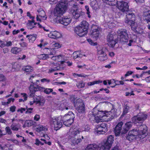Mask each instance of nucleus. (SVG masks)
<instances>
[{
  "instance_id": "9b49d317",
  "label": "nucleus",
  "mask_w": 150,
  "mask_h": 150,
  "mask_svg": "<svg viewBox=\"0 0 150 150\" xmlns=\"http://www.w3.org/2000/svg\"><path fill=\"white\" fill-rule=\"evenodd\" d=\"M123 124L122 122H120L118 123L115 126L114 129L115 136H119L126 134L124 127H123V129H122Z\"/></svg>"
},
{
  "instance_id": "ddd939ff",
  "label": "nucleus",
  "mask_w": 150,
  "mask_h": 150,
  "mask_svg": "<svg viewBox=\"0 0 150 150\" xmlns=\"http://www.w3.org/2000/svg\"><path fill=\"white\" fill-rule=\"evenodd\" d=\"M97 56L98 59L101 61H104L107 59L105 48L100 47L98 48Z\"/></svg>"
},
{
  "instance_id": "aec40b11",
  "label": "nucleus",
  "mask_w": 150,
  "mask_h": 150,
  "mask_svg": "<svg viewBox=\"0 0 150 150\" xmlns=\"http://www.w3.org/2000/svg\"><path fill=\"white\" fill-rule=\"evenodd\" d=\"M114 36L111 34H109L107 37V40L108 45L110 47H113L117 43L116 41L114 39Z\"/></svg>"
},
{
  "instance_id": "69168bd1",
  "label": "nucleus",
  "mask_w": 150,
  "mask_h": 150,
  "mask_svg": "<svg viewBox=\"0 0 150 150\" xmlns=\"http://www.w3.org/2000/svg\"><path fill=\"white\" fill-rule=\"evenodd\" d=\"M27 111L26 112V113L30 114L32 113V110L33 108H28L27 109Z\"/></svg>"
},
{
  "instance_id": "bf43d9fd",
  "label": "nucleus",
  "mask_w": 150,
  "mask_h": 150,
  "mask_svg": "<svg viewBox=\"0 0 150 150\" xmlns=\"http://www.w3.org/2000/svg\"><path fill=\"white\" fill-rule=\"evenodd\" d=\"M6 78L2 74H0V81H5Z\"/></svg>"
},
{
  "instance_id": "680f3d73",
  "label": "nucleus",
  "mask_w": 150,
  "mask_h": 150,
  "mask_svg": "<svg viewBox=\"0 0 150 150\" xmlns=\"http://www.w3.org/2000/svg\"><path fill=\"white\" fill-rule=\"evenodd\" d=\"M26 110L25 108H21L18 109L17 110V112H20L21 113H23Z\"/></svg>"
},
{
  "instance_id": "cd10ccee",
  "label": "nucleus",
  "mask_w": 150,
  "mask_h": 150,
  "mask_svg": "<svg viewBox=\"0 0 150 150\" xmlns=\"http://www.w3.org/2000/svg\"><path fill=\"white\" fill-rule=\"evenodd\" d=\"M35 129L37 132H40L42 131H46L47 130V128L42 125H39L35 127Z\"/></svg>"
},
{
  "instance_id": "e433bc0d",
  "label": "nucleus",
  "mask_w": 150,
  "mask_h": 150,
  "mask_svg": "<svg viewBox=\"0 0 150 150\" xmlns=\"http://www.w3.org/2000/svg\"><path fill=\"white\" fill-rule=\"evenodd\" d=\"M26 37L28 38L29 42L33 43L36 39V35H27Z\"/></svg>"
},
{
  "instance_id": "c756f323",
  "label": "nucleus",
  "mask_w": 150,
  "mask_h": 150,
  "mask_svg": "<svg viewBox=\"0 0 150 150\" xmlns=\"http://www.w3.org/2000/svg\"><path fill=\"white\" fill-rule=\"evenodd\" d=\"M99 148V146L97 144H90L87 146L85 150H96Z\"/></svg>"
},
{
  "instance_id": "6e6d98bb",
  "label": "nucleus",
  "mask_w": 150,
  "mask_h": 150,
  "mask_svg": "<svg viewBox=\"0 0 150 150\" xmlns=\"http://www.w3.org/2000/svg\"><path fill=\"white\" fill-rule=\"evenodd\" d=\"M11 128L13 130L18 131V128L17 125H14L12 124L11 126Z\"/></svg>"
},
{
  "instance_id": "79ce46f5",
  "label": "nucleus",
  "mask_w": 150,
  "mask_h": 150,
  "mask_svg": "<svg viewBox=\"0 0 150 150\" xmlns=\"http://www.w3.org/2000/svg\"><path fill=\"white\" fill-rule=\"evenodd\" d=\"M23 69L27 72H32L33 70V68L30 66H27L25 67Z\"/></svg>"
},
{
  "instance_id": "37998d69",
  "label": "nucleus",
  "mask_w": 150,
  "mask_h": 150,
  "mask_svg": "<svg viewBox=\"0 0 150 150\" xmlns=\"http://www.w3.org/2000/svg\"><path fill=\"white\" fill-rule=\"evenodd\" d=\"M43 88L42 89L41 91H43L46 94H49L50 93L52 92L53 90L50 88H45L42 87Z\"/></svg>"
},
{
  "instance_id": "ea45409f",
  "label": "nucleus",
  "mask_w": 150,
  "mask_h": 150,
  "mask_svg": "<svg viewBox=\"0 0 150 150\" xmlns=\"http://www.w3.org/2000/svg\"><path fill=\"white\" fill-rule=\"evenodd\" d=\"M21 51V49L17 47H12L11 50V52L14 54H17Z\"/></svg>"
},
{
  "instance_id": "f704fd0d",
  "label": "nucleus",
  "mask_w": 150,
  "mask_h": 150,
  "mask_svg": "<svg viewBox=\"0 0 150 150\" xmlns=\"http://www.w3.org/2000/svg\"><path fill=\"white\" fill-rule=\"evenodd\" d=\"M103 1L110 6H114L116 4V0H103Z\"/></svg>"
},
{
  "instance_id": "7ed1b4c3",
  "label": "nucleus",
  "mask_w": 150,
  "mask_h": 150,
  "mask_svg": "<svg viewBox=\"0 0 150 150\" xmlns=\"http://www.w3.org/2000/svg\"><path fill=\"white\" fill-rule=\"evenodd\" d=\"M67 6V0H61L57 4L52 12V14L56 20H58L61 16L65 13Z\"/></svg>"
},
{
  "instance_id": "5701e85b",
  "label": "nucleus",
  "mask_w": 150,
  "mask_h": 150,
  "mask_svg": "<svg viewBox=\"0 0 150 150\" xmlns=\"http://www.w3.org/2000/svg\"><path fill=\"white\" fill-rule=\"evenodd\" d=\"M100 0H91L90 5L94 10H97L99 8Z\"/></svg>"
},
{
  "instance_id": "72a5a7b5",
  "label": "nucleus",
  "mask_w": 150,
  "mask_h": 150,
  "mask_svg": "<svg viewBox=\"0 0 150 150\" xmlns=\"http://www.w3.org/2000/svg\"><path fill=\"white\" fill-rule=\"evenodd\" d=\"M132 120L133 123L137 124L142 121V118H141L140 115H139L132 117Z\"/></svg>"
},
{
  "instance_id": "412c9836",
  "label": "nucleus",
  "mask_w": 150,
  "mask_h": 150,
  "mask_svg": "<svg viewBox=\"0 0 150 150\" xmlns=\"http://www.w3.org/2000/svg\"><path fill=\"white\" fill-rule=\"evenodd\" d=\"M132 30L135 33L138 34H142L144 33V30L142 28L138 26L137 23L133 25H131Z\"/></svg>"
},
{
  "instance_id": "f8f14e48",
  "label": "nucleus",
  "mask_w": 150,
  "mask_h": 150,
  "mask_svg": "<svg viewBox=\"0 0 150 150\" xmlns=\"http://www.w3.org/2000/svg\"><path fill=\"white\" fill-rule=\"evenodd\" d=\"M94 130L96 134L99 135L105 133L108 130L106 125L103 123L96 126Z\"/></svg>"
},
{
  "instance_id": "864d4df0",
  "label": "nucleus",
  "mask_w": 150,
  "mask_h": 150,
  "mask_svg": "<svg viewBox=\"0 0 150 150\" xmlns=\"http://www.w3.org/2000/svg\"><path fill=\"white\" fill-rule=\"evenodd\" d=\"M85 8L86 10V14L88 15V17L90 18L91 17V16L90 14V12L89 11V7L88 6H85Z\"/></svg>"
},
{
  "instance_id": "13d9d810",
  "label": "nucleus",
  "mask_w": 150,
  "mask_h": 150,
  "mask_svg": "<svg viewBox=\"0 0 150 150\" xmlns=\"http://www.w3.org/2000/svg\"><path fill=\"white\" fill-rule=\"evenodd\" d=\"M40 119V116L38 114H36L33 117L34 120L36 121H39Z\"/></svg>"
},
{
  "instance_id": "a878e982",
  "label": "nucleus",
  "mask_w": 150,
  "mask_h": 150,
  "mask_svg": "<svg viewBox=\"0 0 150 150\" xmlns=\"http://www.w3.org/2000/svg\"><path fill=\"white\" fill-rule=\"evenodd\" d=\"M43 88L42 87L37 86L36 87L34 86L33 85H30L29 88L30 92L31 93L30 96H32L33 94L36 91L39 90H41Z\"/></svg>"
},
{
  "instance_id": "e2e57ef3",
  "label": "nucleus",
  "mask_w": 150,
  "mask_h": 150,
  "mask_svg": "<svg viewBox=\"0 0 150 150\" xmlns=\"http://www.w3.org/2000/svg\"><path fill=\"white\" fill-rule=\"evenodd\" d=\"M134 91H132L131 92H126L125 93V95L126 96H134V93H133Z\"/></svg>"
},
{
  "instance_id": "4d7b16f0",
  "label": "nucleus",
  "mask_w": 150,
  "mask_h": 150,
  "mask_svg": "<svg viewBox=\"0 0 150 150\" xmlns=\"http://www.w3.org/2000/svg\"><path fill=\"white\" fill-rule=\"evenodd\" d=\"M124 84V82L122 81H116L115 85H114L113 86H111L112 87H114L116 86L119 85L120 84L123 85Z\"/></svg>"
},
{
  "instance_id": "49530a36",
  "label": "nucleus",
  "mask_w": 150,
  "mask_h": 150,
  "mask_svg": "<svg viewBox=\"0 0 150 150\" xmlns=\"http://www.w3.org/2000/svg\"><path fill=\"white\" fill-rule=\"evenodd\" d=\"M34 103L36 104V98H33L32 99L30 100L28 104L30 106L33 105Z\"/></svg>"
},
{
  "instance_id": "dca6fc26",
  "label": "nucleus",
  "mask_w": 150,
  "mask_h": 150,
  "mask_svg": "<svg viewBox=\"0 0 150 150\" xmlns=\"http://www.w3.org/2000/svg\"><path fill=\"white\" fill-rule=\"evenodd\" d=\"M107 24L110 28H112L116 26L118 22L116 18L112 17V15H109L107 18Z\"/></svg>"
},
{
  "instance_id": "603ef678",
  "label": "nucleus",
  "mask_w": 150,
  "mask_h": 150,
  "mask_svg": "<svg viewBox=\"0 0 150 150\" xmlns=\"http://www.w3.org/2000/svg\"><path fill=\"white\" fill-rule=\"evenodd\" d=\"M87 41L88 42L89 44L91 45L95 46L97 45V42H93L92 40L90 39H87Z\"/></svg>"
},
{
  "instance_id": "5fc2aeb1",
  "label": "nucleus",
  "mask_w": 150,
  "mask_h": 150,
  "mask_svg": "<svg viewBox=\"0 0 150 150\" xmlns=\"http://www.w3.org/2000/svg\"><path fill=\"white\" fill-rule=\"evenodd\" d=\"M77 87L79 88L83 87L84 86V84L82 81H80L76 84Z\"/></svg>"
},
{
  "instance_id": "39448f33",
  "label": "nucleus",
  "mask_w": 150,
  "mask_h": 150,
  "mask_svg": "<svg viewBox=\"0 0 150 150\" xmlns=\"http://www.w3.org/2000/svg\"><path fill=\"white\" fill-rule=\"evenodd\" d=\"M62 119V116H55L51 118L50 120V125L56 130L59 129L63 125Z\"/></svg>"
},
{
  "instance_id": "3c124183",
  "label": "nucleus",
  "mask_w": 150,
  "mask_h": 150,
  "mask_svg": "<svg viewBox=\"0 0 150 150\" xmlns=\"http://www.w3.org/2000/svg\"><path fill=\"white\" fill-rule=\"evenodd\" d=\"M6 133L8 135H11L12 134V132L10 128L9 127H7L5 128Z\"/></svg>"
},
{
  "instance_id": "774afa93",
  "label": "nucleus",
  "mask_w": 150,
  "mask_h": 150,
  "mask_svg": "<svg viewBox=\"0 0 150 150\" xmlns=\"http://www.w3.org/2000/svg\"><path fill=\"white\" fill-rule=\"evenodd\" d=\"M20 44L21 47H26L28 45V44L25 42H22V43H21Z\"/></svg>"
},
{
  "instance_id": "de8ad7c7",
  "label": "nucleus",
  "mask_w": 150,
  "mask_h": 150,
  "mask_svg": "<svg viewBox=\"0 0 150 150\" xmlns=\"http://www.w3.org/2000/svg\"><path fill=\"white\" fill-rule=\"evenodd\" d=\"M15 100V99L13 98H9L8 100V101L7 102H2V104L3 105H6L10 103L11 101L12 102H13Z\"/></svg>"
},
{
  "instance_id": "a19ab883",
  "label": "nucleus",
  "mask_w": 150,
  "mask_h": 150,
  "mask_svg": "<svg viewBox=\"0 0 150 150\" xmlns=\"http://www.w3.org/2000/svg\"><path fill=\"white\" fill-rule=\"evenodd\" d=\"M81 52L79 51H77L74 52L73 54V57L74 58L76 59L78 57H81L82 56L81 54Z\"/></svg>"
},
{
  "instance_id": "1a4fd4ad",
  "label": "nucleus",
  "mask_w": 150,
  "mask_h": 150,
  "mask_svg": "<svg viewBox=\"0 0 150 150\" xmlns=\"http://www.w3.org/2000/svg\"><path fill=\"white\" fill-rule=\"evenodd\" d=\"M114 141V137L111 135L108 136L107 140L104 142L100 148L99 150H109Z\"/></svg>"
},
{
  "instance_id": "2eb2a0df",
  "label": "nucleus",
  "mask_w": 150,
  "mask_h": 150,
  "mask_svg": "<svg viewBox=\"0 0 150 150\" xmlns=\"http://www.w3.org/2000/svg\"><path fill=\"white\" fill-rule=\"evenodd\" d=\"M75 107L76 108L78 112L79 113H83L85 112L84 105L83 103L80 99L76 100V102H74Z\"/></svg>"
},
{
  "instance_id": "8fccbe9b",
  "label": "nucleus",
  "mask_w": 150,
  "mask_h": 150,
  "mask_svg": "<svg viewBox=\"0 0 150 150\" xmlns=\"http://www.w3.org/2000/svg\"><path fill=\"white\" fill-rule=\"evenodd\" d=\"M73 76L75 78L80 77L85 78L87 76L86 75L83 74H77L75 73L73 74Z\"/></svg>"
},
{
  "instance_id": "09e8293b",
  "label": "nucleus",
  "mask_w": 150,
  "mask_h": 150,
  "mask_svg": "<svg viewBox=\"0 0 150 150\" xmlns=\"http://www.w3.org/2000/svg\"><path fill=\"white\" fill-rule=\"evenodd\" d=\"M39 58L40 59L45 60L49 58L48 55L47 54H42L39 56Z\"/></svg>"
},
{
  "instance_id": "a211bd4d",
  "label": "nucleus",
  "mask_w": 150,
  "mask_h": 150,
  "mask_svg": "<svg viewBox=\"0 0 150 150\" xmlns=\"http://www.w3.org/2000/svg\"><path fill=\"white\" fill-rule=\"evenodd\" d=\"M47 35L49 38L54 39L60 38L62 37V34L57 31H50V33Z\"/></svg>"
},
{
  "instance_id": "473e14b6",
  "label": "nucleus",
  "mask_w": 150,
  "mask_h": 150,
  "mask_svg": "<svg viewBox=\"0 0 150 150\" xmlns=\"http://www.w3.org/2000/svg\"><path fill=\"white\" fill-rule=\"evenodd\" d=\"M50 66L51 67H53V68H51L49 69L48 72L49 73H51L54 71L58 70L59 68V67H58L57 66V64H53L52 63L50 64Z\"/></svg>"
},
{
  "instance_id": "2f4dec72",
  "label": "nucleus",
  "mask_w": 150,
  "mask_h": 150,
  "mask_svg": "<svg viewBox=\"0 0 150 150\" xmlns=\"http://www.w3.org/2000/svg\"><path fill=\"white\" fill-rule=\"evenodd\" d=\"M20 65L17 63H14L13 65H11L12 68L8 71L12 72L18 70L21 68Z\"/></svg>"
},
{
  "instance_id": "0eeeda50",
  "label": "nucleus",
  "mask_w": 150,
  "mask_h": 150,
  "mask_svg": "<svg viewBox=\"0 0 150 150\" xmlns=\"http://www.w3.org/2000/svg\"><path fill=\"white\" fill-rule=\"evenodd\" d=\"M74 118V114L72 112H69L64 116H62V120L64 125L69 126L73 123Z\"/></svg>"
},
{
  "instance_id": "bb28decb",
  "label": "nucleus",
  "mask_w": 150,
  "mask_h": 150,
  "mask_svg": "<svg viewBox=\"0 0 150 150\" xmlns=\"http://www.w3.org/2000/svg\"><path fill=\"white\" fill-rule=\"evenodd\" d=\"M36 122L32 120H26L23 125V127H30L33 126L34 128L36 127L35 125Z\"/></svg>"
},
{
  "instance_id": "58836bf2",
  "label": "nucleus",
  "mask_w": 150,
  "mask_h": 150,
  "mask_svg": "<svg viewBox=\"0 0 150 150\" xmlns=\"http://www.w3.org/2000/svg\"><path fill=\"white\" fill-rule=\"evenodd\" d=\"M132 126V123L130 122H128L125 123L124 126V127L125 129L126 133L129 130Z\"/></svg>"
},
{
  "instance_id": "c85d7f7f",
  "label": "nucleus",
  "mask_w": 150,
  "mask_h": 150,
  "mask_svg": "<svg viewBox=\"0 0 150 150\" xmlns=\"http://www.w3.org/2000/svg\"><path fill=\"white\" fill-rule=\"evenodd\" d=\"M36 101V104L42 106L45 103V99L44 97L42 96H38L35 98Z\"/></svg>"
},
{
  "instance_id": "052dcab7",
  "label": "nucleus",
  "mask_w": 150,
  "mask_h": 150,
  "mask_svg": "<svg viewBox=\"0 0 150 150\" xmlns=\"http://www.w3.org/2000/svg\"><path fill=\"white\" fill-rule=\"evenodd\" d=\"M21 94L22 96V97L23 98L24 100H27L28 95L26 93H22Z\"/></svg>"
},
{
  "instance_id": "0e129e2a",
  "label": "nucleus",
  "mask_w": 150,
  "mask_h": 150,
  "mask_svg": "<svg viewBox=\"0 0 150 150\" xmlns=\"http://www.w3.org/2000/svg\"><path fill=\"white\" fill-rule=\"evenodd\" d=\"M27 16L29 17L30 19H31L32 20H34L35 17L31 15L30 12H27Z\"/></svg>"
},
{
  "instance_id": "a18cd8bd",
  "label": "nucleus",
  "mask_w": 150,
  "mask_h": 150,
  "mask_svg": "<svg viewBox=\"0 0 150 150\" xmlns=\"http://www.w3.org/2000/svg\"><path fill=\"white\" fill-rule=\"evenodd\" d=\"M130 108L129 106L125 105L123 108V115H125L127 114L129 111Z\"/></svg>"
},
{
  "instance_id": "6e6552de",
  "label": "nucleus",
  "mask_w": 150,
  "mask_h": 150,
  "mask_svg": "<svg viewBox=\"0 0 150 150\" xmlns=\"http://www.w3.org/2000/svg\"><path fill=\"white\" fill-rule=\"evenodd\" d=\"M127 12L125 22L131 26V25L136 23L135 22L136 20L135 15L132 11H128Z\"/></svg>"
},
{
  "instance_id": "4c0bfd02",
  "label": "nucleus",
  "mask_w": 150,
  "mask_h": 150,
  "mask_svg": "<svg viewBox=\"0 0 150 150\" xmlns=\"http://www.w3.org/2000/svg\"><path fill=\"white\" fill-rule=\"evenodd\" d=\"M90 128L88 125H86L82 126L80 129H77L79 131V133L83 131H88Z\"/></svg>"
},
{
  "instance_id": "7c9ffc66",
  "label": "nucleus",
  "mask_w": 150,
  "mask_h": 150,
  "mask_svg": "<svg viewBox=\"0 0 150 150\" xmlns=\"http://www.w3.org/2000/svg\"><path fill=\"white\" fill-rule=\"evenodd\" d=\"M37 11L39 13V16L42 18V19L44 20H46L47 18V16L45 15V12L41 8H39L38 9Z\"/></svg>"
},
{
  "instance_id": "6ab92c4d",
  "label": "nucleus",
  "mask_w": 150,
  "mask_h": 150,
  "mask_svg": "<svg viewBox=\"0 0 150 150\" xmlns=\"http://www.w3.org/2000/svg\"><path fill=\"white\" fill-rule=\"evenodd\" d=\"M71 18L68 17H62L57 20H56L55 21L58 23H59L65 25H67L71 22Z\"/></svg>"
},
{
  "instance_id": "4468645a",
  "label": "nucleus",
  "mask_w": 150,
  "mask_h": 150,
  "mask_svg": "<svg viewBox=\"0 0 150 150\" xmlns=\"http://www.w3.org/2000/svg\"><path fill=\"white\" fill-rule=\"evenodd\" d=\"M117 7L119 10L123 12H126L128 11L129 6L128 2L124 0L117 1Z\"/></svg>"
},
{
  "instance_id": "338daca9",
  "label": "nucleus",
  "mask_w": 150,
  "mask_h": 150,
  "mask_svg": "<svg viewBox=\"0 0 150 150\" xmlns=\"http://www.w3.org/2000/svg\"><path fill=\"white\" fill-rule=\"evenodd\" d=\"M134 73L133 71H127L126 73L125 74V77L131 75L132 74Z\"/></svg>"
},
{
  "instance_id": "c9c22d12",
  "label": "nucleus",
  "mask_w": 150,
  "mask_h": 150,
  "mask_svg": "<svg viewBox=\"0 0 150 150\" xmlns=\"http://www.w3.org/2000/svg\"><path fill=\"white\" fill-rule=\"evenodd\" d=\"M36 24V23H35L34 20L31 21L29 20L27 24V26L29 29H32L35 27V25Z\"/></svg>"
},
{
  "instance_id": "4be33fe9",
  "label": "nucleus",
  "mask_w": 150,
  "mask_h": 150,
  "mask_svg": "<svg viewBox=\"0 0 150 150\" xmlns=\"http://www.w3.org/2000/svg\"><path fill=\"white\" fill-rule=\"evenodd\" d=\"M72 11L73 17L75 19L78 18L83 14V13L82 12L81 10L79 9H74Z\"/></svg>"
},
{
  "instance_id": "393cba45",
  "label": "nucleus",
  "mask_w": 150,
  "mask_h": 150,
  "mask_svg": "<svg viewBox=\"0 0 150 150\" xmlns=\"http://www.w3.org/2000/svg\"><path fill=\"white\" fill-rule=\"evenodd\" d=\"M51 59L53 60H57L58 62H60L61 64L65 62V60L66 59L65 57L63 55L53 56L51 58Z\"/></svg>"
},
{
  "instance_id": "f3484780",
  "label": "nucleus",
  "mask_w": 150,
  "mask_h": 150,
  "mask_svg": "<svg viewBox=\"0 0 150 150\" xmlns=\"http://www.w3.org/2000/svg\"><path fill=\"white\" fill-rule=\"evenodd\" d=\"M92 28L93 31L91 34V37L95 39H97L100 34V28L95 25H93Z\"/></svg>"
},
{
  "instance_id": "9d476101",
  "label": "nucleus",
  "mask_w": 150,
  "mask_h": 150,
  "mask_svg": "<svg viewBox=\"0 0 150 150\" xmlns=\"http://www.w3.org/2000/svg\"><path fill=\"white\" fill-rule=\"evenodd\" d=\"M117 33L120 36V41L124 43L128 42V37L126 30L120 29L118 30Z\"/></svg>"
},
{
  "instance_id": "f03ea898",
  "label": "nucleus",
  "mask_w": 150,
  "mask_h": 150,
  "mask_svg": "<svg viewBox=\"0 0 150 150\" xmlns=\"http://www.w3.org/2000/svg\"><path fill=\"white\" fill-rule=\"evenodd\" d=\"M147 132V126L143 125L140 126L138 129H134L129 131L127 139L129 141H132L135 139H143L146 135Z\"/></svg>"
},
{
  "instance_id": "c03bdc74",
  "label": "nucleus",
  "mask_w": 150,
  "mask_h": 150,
  "mask_svg": "<svg viewBox=\"0 0 150 150\" xmlns=\"http://www.w3.org/2000/svg\"><path fill=\"white\" fill-rule=\"evenodd\" d=\"M62 45L58 42H56L52 45V47L55 49H58L61 47Z\"/></svg>"
},
{
  "instance_id": "f257e3e1",
  "label": "nucleus",
  "mask_w": 150,
  "mask_h": 150,
  "mask_svg": "<svg viewBox=\"0 0 150 150\" xmlns=\"http://www.w3.org/2000/svg\"><path fill=\"white\" fill-rule=\"evenodd\" d=\"M95 120L96 122L108 121L116 115V110L112 109L109 112L99 110L96 108L93 109L92 112Z\"/></svg>"
},
{
  "instance_id": "20e7f679",
  "label": "nucleus",
  "mask_w": 150,
  "mask_h": 150,
  "mask_svg": "<svg viewBox=\"0 0 150 150\" xmlns=\"http://www.w3.org/2000/svg\"><path fill=\"white\" fill-rule=\"evenodd\" d=\"M88 24L86 21H83L81 24L75 27L74 31L79 36L81 37L86 35L88 32Z\"/></svg>"
},
{
  "instance_id": "423d86ee",
  "label": "nucleus",
  "mask_w": 150,
  "mask_h": 150,
  "mask_svg": "<svg viewBox=\"0 0 150 150\" xmlns=\"http://www.w3.org/2000/svg\"><path fill=\"white\" fill-rule=\"evenodd\" d=\"M79 134V131L77 128H71L68 134L70 135L69 138L71 139V141L74 145L78 144L80 143L81 139L80 138L76 137V135Z\"/></svg>"
},
{
  "instance_id": "b1692460",
  "label": "nucleus",
  "mask_w": 150,
  "mask_h": 150,
  "mask_svg": "<svg viewBox=\"0 0 150 150\" xmlns=\"http://www.w3.org/2000/svg\"><path fill=\"white\" fill-rule=\"evenodd\" d=\"M143 21L149 24H150V12L149 11L144 12L142 16Z\"/></svg>"
}]
</instances>
